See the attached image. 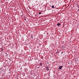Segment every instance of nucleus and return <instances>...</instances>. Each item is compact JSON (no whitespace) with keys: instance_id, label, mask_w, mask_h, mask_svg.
<instances>
[{"instance_id":"obj_1","label":"nucleus","mask_w":79,"mask_h":79,"mask_svg":"<svg viewBox=\"0 0 79 79\" xmlns=\"http://www.w3.org/2000/svg\"><path fill=\"white\" fill-rule=\"evenodd\" d=\"M62 65H61L60 67H59V68L60 69H61V68H62Z\"/></svg>"},{"instance_id":"obj_2","label":"nucleus","mask_w":79,"mask_h":79,"mask_svg":"<svg viewBox=\"0 0 79 79\" xmlns=\"http://www.w3.org/2000/svg\"><path fill=\"white\" fill-rule=\"evenodd\" d=\"M57 25L58 26H60V25H61V24H60V23H58Z\"/></svg>"},{"instance_id":"obj_3","label":"nucleus","mask_w":79,"mask_h":79,"mask_svg":"<svg viewBox=\"0 0 79 79\" xmlns=\"http://www.w3.org/2000/svg\"><path fill=\"white\" fill-rule=\"evenodd\" d=\"M47 71H49V69L48 67H47Z\"/></svg>"},{"instance_id":"obj_4","label":"nucleus","mask_w":79,"mask_h":79,"mask_svg":"<svg viewBox=\"0 0 79 79\" xmlns=\"http://www.w3.org/2000/svg\"><path fill=\"white\" fill-rule=\"evenodd\" d=\"M40 65L42 66V63H40Z\"/></svg>"},{"instance_id":"obj_5","label":"nucleus","mask_w":79,"mask_h":79,"mask_svg":"<svg viewBox=\"0 0 79 79\" xmlns=\"http://www.w3.org/2000/svg\"><path fill=\"white\" fill-rule=\"evenodd\" d=\"M52 8H54V6H52Z\"/></svg>"},{"instance_id":"obj_6","label":"nucleus","mask_w":79,"mask_h":79,"mask_svg":"<svg viewBox=\"0 0 79 79\" xmlns=\"http://www.w3.org/2000/svg\"><path fill=\"white\" fill-rule=\"evenodd\" d=\"M39 15H40V14H41V12H40L39 13Z\"/></svg>"},{"instance_id":"obj_7","label":"nucleus","mask_w":79,"mask_h":79,"mask_svg":"<svg viewBox=\"0 0 79 79\" xmlns=\"http://www.w3.org/2000/svg\"><path fill=\"white\" fill-rule=\"evenodd\" d=\"M25 20H26V19H25Z\"/></svg>"},{"instance_id":"obj_8","label":"nucleus","mask_w":79,"mask_h":79,"mask_svg":"<svg viewBox=\"0 0 79 79\" xmlns=\"http://www.w3.org/2000/svg\"><path fill=\"white\" fill-rule=\"evenodd\" d=\"M37 68H39V67H37Z\"/></svg>"},{"instance_id":"obj_9","label":"nucleus","mask_w":79,"mask_h":79,"mask_svg":"<svg viewBox=\"0 0 79 79\" xmlns=\"http://www.w3.org/2000/svg\"><path fill=\"white\" fill-rule=\"evenodd\" d=\"M61 53H63L62 52Z\"/></svg>"}]
</instances>
